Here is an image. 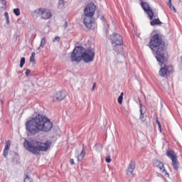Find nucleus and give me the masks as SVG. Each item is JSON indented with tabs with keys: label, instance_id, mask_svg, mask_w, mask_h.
Returning a JSON list of instances; mask_svg holds the SVG:
<instances>
[{
	"label": "nucleus",
	"instance_id": "nucleus-1",
	"mask_svg": "<svg viewBox=\"0 0 182 182\" xmlns=\"http://www.w3.org/2000/svg\"><path fill=\"white\" fill-rule=\"evenodd\" d=\"M53 123L46 116L37 114L31 119L26 122V130L31 134H37V133H48L52 130Z\"/></svg>",
	"mask_w": 182,
	"mask_h": 182
},
{
	"label": "nucleus",
	"instance_id": "nucleus-2",
	"mask_svg": "<svg viewBox=\"0 0 182 182\" xmlns=\"http://www.w3.org/2000/svg\"><path fill=\"white\" fill-rule=\"evenodd\" d=\"M149 48L156 53V59L159 63L166 62V42L163 40V36L156 33L151 37Z\"/></svg>",
	"mask_w": 182,
	"mask_h": 182
},
{
	"label": "nucleus",
	"instance_id": "nucleus-3",
	"mask_svg": "<svg viewBox=\"0 0 182 182\" xmlns=\"http://www.w3.org/2000/svg\"><path fill=\"white\" fill-rule=\"evenodd\" d=\"M25 149H26L33 154H39L41 151H48L52 146V142L47 141L46 142H41L37 141H28L25 140L23 143Z\"/></svg>",
	"mask_w": 182,
	"mask_h": 182
},
{
	"label": "nucleus",
	"instance_id": "nucleus-4",
	"mask_svg": "<svg viewBox=\"0 0 182 182\" xmlns=\"http://www.w3.org/2000/svg\"><path fill=\"white\" fill-rule=\"evenodd\" d=\"M84 50L85 48L82 46L76 47L71 53V61L80 62V60H82Z\"/></svg>",
	"mask_w": 182,
	"mask_h": 182
},
{
	"label": "nucleus",
	"instance_id": "nucleus-5",
	"mask_svg": "<svg viewBox=\"0 0 182 182\" xmlns=\"http://www.w3.org/2000/svg\"><path fill=\"white\" fill-rule=\"evenodd\" d=\"M110 42L114 48L123 46V38L116 33L109 36Z\"/></svg>",
	"mask_w": 182,
	"mask_h": 182
},
{
	"label": "nucleus",
	"instance_id": "nucleus-6",
	"mask_svg": "<svg viewBox=\"0 0 182 182\" xmlns=\"http://www.w3.org/2000/svg\"><path fill=\"white\" fill-rule=\"evenodd\" d=\"M82 60L85 62V63H89L90 62H93L95 60V51L92 49H84L82 53Z\"/></svg>",
	"mask_w": 182,
	"mask_h": 182
},
{
	"label": "nucleus",
	"instance_id": "nucleus-7",
	"mask_svg": "<svg viewBox=\"0 0 182 182\" xmlns=\"http://www.w3.org/2000/svg\"><path fill=\"white\" fill-rule=\"evenodd\" d=\"M166 156L169 159H171L172 161V165L174 168L177 171L178 170V166H180V163H178V161H177V155H176V153L174 151H168L166 152Z\"/></svg>",
	"mask_w": 182,
	"mask_h": 182
},
{
	"label": "nucleus",
	"instance_id": "nucleus-8",
	"mask_svg": "<svg viewBox=\"0 0 182 182\" xmlns=\"http://www.w3.org/2000/svg\"><path fill=\"white\" fill-rule=\"evenodd\" d=\"M141 8L144 9V12L148 15V18H149L150 21H152L154 16V12H153V10L151 9V7H150V5L146 2L141 3Z\"/></svg>",
	"mask_w": 182,
	"mask_h": 182
},
{
	"label": "nucleus",
	"instance_id": "nucleus-9",
	"mask_svg": "<svg viewBox=\"0 0 182 182\" xmlns=\"http://www.w3.org/2000/svg\"><path fill=\"white\" fill-rule=\"evenodd\" d=\"M34 13L37 15H41L42 19L46 20L52 18V13L50 11H46V9H38L35 10Z\"/></svg>",
	"mask_w": 182,
	"mask_h": 182
},
{
	"label": "nucleus",
	"instance_id": "nucleus-10",
	"mask_svg": "<svg viewBox=\"0 0 182 182\" xmlns=\"http://www.w3.org/2000/svg\"><path fill=\"white\" fill-rule=\"evenodd\" d=\"M96 12V6L94 4H88L84 10L85 15L94 16Z\"/></svg>",
	"mask_w": 182,
	"mask_h": 182
},
{
	"label": "nucleus",
	"instance_id": "nucleus-11",
	"mask_svg": "<svg viewBox=\"0 0 182 182\" xmlns=\"http://www.w3.org/2000/svg\"><path fill=\"white\" fill-rule=\"evenodd\" d=\"M173 72H174V70H173L172 66H166V65H164V68H161L159 70V75L161 77H164L167 73H173Z\"/></svg>",
	"mask_w": 182,
	"mask_h": 182
},
{
	"label": "nucleus",
	"instance_id": "nucleus-12",
	"mask_svg": "<svg viewBox=\"0 0 182 182\" xmlns=\"http://www.w3.org/2000/svg\"><path fill=\"white\" fill-rule=\"evenodd\" d=\"M66 97V91H58L53 95V102H60Z\"/></svg>",
	"mask_w": 182,
	"mask_h": 182
},
{
	"label": "nucleus",
	"instance_id": "nucleus-13",
	"mask_svg": "<svg viewBox=\"0 0 182 182\" xmlns=\"http://www.w3.org/2000/svg\"><path fill=\"white\" fill-rule=\"evenodd\" d=\"M83 22L86 28L91 29L93 24V16L85 15Z\"/></svg>",
	"mask_w": 182,
	"mask_h": 182
},
{
	"label": "nucleus",
	"instance_id": "nucleus-14",
	"mask_svg": "<svg viewBox=\"0 0 182 182\" xmlns=\"http://www.w3.org/2000/svg\"><path fill=\"white\" fill-rule=\"evenodd\" d=\"M134 168H136V162H134V161L132 159L127 166V177H130L131 176H133V172L134 171Z\"/></svg>",
	"mask_w": 182,
	"mask_h": 182
},
{
	"label": "nucleus",
	"instance_id": "nucleus-15",
	"mask_svg": "<svg viewBox=\"0 0 182 182\" xmlns=\"http://www.w3.org/2000/svg\"><path fill=\"white\" fill-rule=\"evenodd\" d=\"M153 164L154 167H158L162 173H164L166 171V169L164 168V164H163L161 161L157 160V159H154L153 161Z\"/></svg>",
	"mask_w": 182,
	"mask_h": 182
},
{
	"label": "nucleus",
	"instance_id": "nucleus-16",
	"mask_svg": "<svg viewBox=\"0 0 182 182\" xmlns=\"http://www.w3.org/2000/svg\"><path fill=\"white\" fill-rule=\"evenodd\" d=\"M10 148H11V141H7L6 142V146L4 149V157H7L8 154L9 153Z\"/></svg>",
	"mask_w": 182,
	"mask_h": 182
},
{
	"label": "nucleus",
	"instance_id": "nucleus-17",
	"mask_svg": "<svg viewBox=\"0 0 182 182\" xmlns=\"http://www.w3.org/2000/svg\"><path fill=\"white\" fill-rule=\"evenodd\" d=\"M85 156L86 152L85 151V148H83L81 153L77 156V161H82Z\"/></svg>",
	"mask_w": 182,
	"mask_h": 182
},
{
	"label": "nucleus",
	"instance_id": "nucleus-18",
	"mask_svg": "<svg viewBox=\"0 0 182 182\" xmlns=\"http://www.w3.org/2000/svg\"><path fill=\"white\" fill-rule=\"evenodd\" d=\"M161 21H160L159 18H156V19H154L152 20L151 22H150V25L151 26H156V25H161Z\"/></svg>",
	"mask_w": 182,
	"mask_h": 182
},
{
	"label": "nucleus",
	"instance_id": "nucleus-19",
	"mask_svg": "<svg viewBox=\"0 0 182 182\" xmlns=\"http://www.w3.org/2000/svg\"><path fill=\"white\" fill-rule=\"evenodd\" d=\"M140 117H139V119H140V121L141 122H146V119L144 118V112H143V108L141 107V104H140Z\"/></svg>",
	"mask_w": 182,
	"mask_h": 182
},
{
	"label": "nucleus",
	"instance_id": "nucleus-20",
	"mask_svg": "<svg viewBox=\"0 0 182 182\" xmlns=\"http://www.w3.org/2000/svg\"><path fill=\"white\" fill-rule=\"evenodd\" d=\"M0 8L1 9H6V0H0Z\"/></svg>",
	"mask_w": 182,
	"mask_h": 182
},
{
	"label": "nucleus",
	"instance_id": "nucleus-21",
	"mask_svg": "<svg viewBox=\"0 0 182 182\" xmlns=\"http://www.w3.org/2000/svg\"><path fill=\"white\" fill-rule=\"evenodd\" d=\"M45 45H46V40L45 38H41L40 46L38 48V49H41V48H45Z\"/></svg>",
	"mask_w": 182,
	"mask_h": 182
},
{
	"label": "nucleus",
	"instance_id": "nucleus-22",
	"mask_svg": "<svg viewBox=\"0 0 182 182\" xmlns=\"http://www.w3.org/2000/svg\"><path fill=\"white\" fill-rule=\"evenodd\" d=\"M123 96H124V93L121 92L120 95L119 96V97L117 99V102L119 105H122V103H123Z\"/></svg>",
	"mask_w": 182,
	"mask_h": 182
},
{
	"label": "nucleus",
	"instance_id": "nucleus-23",
	"mask_svg": "<svg viewBox=\"0 0 182 182\" xmlns=\"http://www.w3.org/2000/svg\"><path fill=\"white\" fill-rule=\"evenodd\" d=\"M117 59H118V62L122 63V62H123L124 60V55H123L122 53L121 54H118Z\"/></svg>",
	"mask_w": 182,
	"mask_h": 182
},
{
	"label": "nucleus",
	"instance_id": "nucleus-24",
	"mask_svg": "<svg viewBox=\"0 0 182 182\" xmlns=\"http://www.w3.org/2000/svg\"><path fill=\"white\" fill-rule=\"evenodd\" d=\"M36 53L35 52H33L31 53V55L30 57V62H31V63H35V56H36Z\"/></svg>",
	"mask_w": 182,
	"mask_h": 182
},
{
	"label": "nucleus",
	"instance_id": "nucleus-25",
	"mask_svg": "<svg viewBox=\"0 0 182 182\" xmlns=\"http://www.w3.org/2000/svg\"><path fill=\"white\" fill-rule=\"evenodd\" d=\"M14 14L16 15V16H19L21 15V10L19 9H14Z\"/></svg>",
	"mask_w": 182,
	"mask_h": 182
},
{
	"label": "nucleus",
	"instance_id": "nucleus-26",
	"mask_svg": "<svg viewBox=\"0 0 182 182\" xmlns=\"http://www.w3.org/2000/svg\"><path fill=\"white\" fill-rule=\"evenodd\" d=\"M4 16L6 18V22L7 25H9L10 21H9V14H8V12L4 13Z\"/></svg>",
	"mask_w": 182,
	"mask_h": 182
},
{
	"label": "nucleus",
	"instance_id": "nucleus-27",
	"mask_svg": "<svg viewBox=\"0 0 182 182\" xmlns=\"http://www.w3.org/2000/svg\"><path fill=\"white\" fill-rule=\"evenodd\" d=\"M24 182H33V180L29 177V176L26 175V177L24 178Z\"/></svg>",
	"mask_w": 182,
	"mask_h": 182
},
{
	"label": "nucleus",
	"instance_id": "nucleus-28",
	"mask_svg": "<svg viewBox=\"0 0 182 182\" xmlns=\"http://www.w3.org/2000/svg\"><path fill=\"white\" fill-rule=\"evenodd\" d=\"M25 57L21 58L20 61V68H23V65H25Z\"/></svg>",
	"mask_w": 182,
	"mask_h": 182
},
{
	"label": "nucleus",
	"instance_id": "nucleus-29",
	"mask_svg": "<svg viewBox=\"0 0 182 182\" xmlns=\"http://www.w3.org/2000/svg\"><path fill=\"white\" fill-rule=\"evenodd\" d=\"M60 41V37L56 36L53 39V42H59Z\"/></svg>",
	"mask_w": 182,
	"mask_h": 182
},
{
	"label": "nucleus",
	"instance_id": "nucleus-30",
	"mask_svg": "<svg viewBox=\"0 0 182 182\" xmlns=\"http://www.w3.org/2000/svg\"><path fill=\"white\" fill-rule=\"evenodd\" d=\"M100 19H101V21H103L104 25H106V19H105L104 16H100Z\"/></svg>",
	"mask_w": 182,
	"mask_h": 182
},
{
	"label": "nucleus",
	"instance_id": "nucleus-31",
	"mask_svg": "<svg viewBox=\"0 0 182 182\" xmlns=\"http://www.w3.org/2000/svg\"><path fill=\"white\" fill-rule=\"evenodd\" d=\"M169 8L171 11H173V12H177V10L173 5L169 6Z\"/></svg>",
	"mask_w": 182,
	"mask_h": 182
},
{
	"label": "nucleus",
	"instance_id": "nucleus-32",
	"mask_svg": "<svg viewBox=\"0 0 182 182\" xmlns=\"http://www.w3.org/2000/svg\"><path fill=\"white\" fill-rule=\"evenodd\" d=\"M105 161L107 163H110L112 161V159L109 156L105 159Z\"/></svg>",
	"mask_w": 182,
	"mask_h": 182
},
{
	"label": "nucleus",
	"instance_id": "nucleus-33",
	"mask_svg": "<svg viewBox=\"0 0 182 182\" xmlns=\"http://www.w3.org/2000/svg\"><path fill=\"white\" fill-rule=\"evenodd\" d=\"M31 73V70H29V69H27L26 70V76H29V74Z\"/></svg>",
	"mask_w": 182,
	"mask_h": 182
},
{
	"label": "nucleus",
	"instance_id": "nucleus-34",
	"mask_svg": "<svg viewBox=\"0 0 182 182\" xmlns=\"http://www.w3.org/2000/svg\"><path fill=\"white\" fill-rule=\"evenodd\" d=\"M70 164L73 166V164H75V160L73 159H70Z\"/></svg>",
	"mask_w": 182,
	"mask_h": 182
},
{
	"label": "nucleus",
	"instance_id": "nucleus-35",
	"mask_svg": "<svg viewBox=\"0 0 182 182\" xmlns=\"http://www.w3.org/2000/svg\"><path fill=\"white\" fill-rule=\"evenodd\" d=\"M64 2H65V0H59L58 4L63 5Z\"/></svg>",
	"mask_w": 182,
	"mask_h": 182
},
{
	"label": "nucleus",
	"instance_id": "nucleus-36",
	"mask_svg": "<svg viewBox=\"0 0 182 182\" xmlns=\"http://www.w3.org/2000/svg\"><path fill=\"white\" fill-rule=\"evenodd\" d=\"M96 88V82H95L92 85V91L93 92V90H95V89Z\"/></svg>",
	"mask_w": 182,
	"mask_h": 182
},
{
	"label": "nucleus",
	"instance_id": "nucleus-37",
	"mask_svg": "<svg viewBox=\"0 0 182 182\" xmlns=\"http://www.w3.org/2000/svg\"><path fill=\"white\" fill-rule=\"evenodd\" d=\"M65 29H66V28H68V21H65L64 25H63Z\"/></svg>",
	"mask_w": 182,
	"mask_h": 182
},
{
	"label": "nucleus",
	"instance_id": "nucleus-38",
	"mask_svg": "<svg viewBox=\"0 0 182 182\" xmlns=\"http://www.w3.org/2000/svg\"><path fill=\"white\" fill-rule=\"evenodd\" d=\"M158 126H159V130L161 132V124H158Z\"/></svg>",
	"mask_w": 182,
	"mask_h": 182
},
{
	"label": "nucleus",
	"instance_id": "nucleus-39",
	"mask_svg": "<svg viewBox=\"0 0 182 182\" xmlns=\"http://www.w3.org/2000/svg\"><path fill=\"white\" fill-rule=\"evenodd\" d=\"M168 5H169V6L171 5V0L168 1Z\"/></svg>",
	"mask_w": 182,
	"mask_h": 182
},
{
	"label": "nucleus",
	"instance_id": "nucleus-40",
	"mask_svg": "<svg viewBox=\"0 0 182 182\" xmlns=\"http://www.w3.org/2000/svg\"><path fill=\"white\" fill-rule=\"evenodd\" d=\"M156 123H157L158 124H160V121H159V119H156Z\"/></svg>",
	"mask_w": 182,
	"mask_h": 182
}]
</instances>
